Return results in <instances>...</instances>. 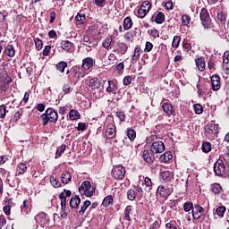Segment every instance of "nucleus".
Listing matches in <instances>:
<instances>
[{"instance_id":"7c9ffc66","label":"nucleus","mask_w":229,"mask_h":229,"mask_svg":"<svg viewBox=\"0 0 229 229\" xmlns=\"http://www.w3.org/2000/svg\"><path fill=\"white\" fill-rule=\"evenodd\" d=\"M131 210H133V207L131 206H127L123 211L124 216L123 219L125 221H131L130 214H131Z\"/></svg>"},{"instance_id":"f704fd0d","label":"nucleus","mask_w":229,"mask_h":229,"mask_svg":"<svg viewBox=\"0 0 229 229\" xmlns=\"http://www.w3.org/2000/svg\"><path fill=\"white\" fill-rule=\"evenodd\" d=\"M65 149H67V145L65 144H63L60 147H58L55 152V158H60V157H62V153H64Z\"/></svg>"},{"instance_id":"58836bf2","label":"nucleus","mask_w":229,"mask_h":229,"mask_svg":"<svg viewBox=\"0 0 229 229\" xmlns=\"http://www.w3.org/2000/svg\"><path fill=\"white\" fill-rule=\"evenodd\" d=\"M113 41L112 37H107L102 43L103 47H105V49H110Z\"/></svg>"},{"instance_id":"5701e85b","label":"nucleus","mask_w":229,"mask_h":229,"mask_svg":"<svg viewBox=\"0 0 229 229\" xmlns=\"http://www.w3.org/2000/svg\"><path fill=\"white\" fill-rule=\"evenodd\" d=\"M173 159V154L171 152H165L163 155L160 156L159 160L163 164H167L169 160Z\"/></svg>"},{"instance_id":"69168bd1","label":"nucleus","mask_w":229,"mask_h":229,"mask_svg":"<svg viewBox=\"0 0 229 229\" xmlns=\"http://www.w3.org/2000/svg\"><path fill=\"white\" fill-rule=\"evenodd\" d=\"M151 49H153V44L149 41H147L145 45V53H149Z\"/></svg>"},{"instance_id":"393cba45","label":"nucleus","mask_w":229,"mask_h":229,"mask_svg":"<svg viewBox=\"0 0 229 229\" xmlns=\"http://www.w3.org/2000/svg\"><path fill=\"white\" fill-rule=\"evenodd\" d=\"M160 177L164 182H169L173 178V173L169 171H162L160 172Z\"/></svg>"},{"instance_id":"774afa93","label":"nucleus","mask_w":229,"mask_h":229,"mask_svg":"<svg viewBox=\"0 0 229 229\" xmlns=\"http://www.w3.org/2000/svg\"><path fill=\"white\" fill-rule=\"evenodd\" d=\"M131 76L127 75L123 78V85H131Z\"/></svg>"},{"instance_id":"4468645a","label":"nucleus","mask_w":229,"mask_h":229,"mask_svg":"<svg viewBox=\"0 0 229 229\" xmlns=\"http://www.w3.org/2000/svg\"><path fill=\"white\" fill-rule=\"evenodd\" d=\"M94 65V60L90 57H87L84 60H82L81 68L86 72L87 74H89V71L92 69Z\"/></svg>"},{"instance_id":"3c124183","label":"nucleus","mask_w":229,"mask_h":229,"mask_svg":"<svg viewBox=\"0 0 229 229\" xmlns=\"http://www.w3.org/2000/svg\"><path fill=\"white\" fill-rule=\"evenodd\" d=\"M91 40L92 39H90V38H89V36H85L83 38V45L84 46H88V47H94V43H92Z\"/></svg>"},{"instance_id":"680f3d73","label":"nucleus","mask_w":229,"mask_h":229,"mask_svg":"<svg viewBox=\"0 0 229 229\" xmlns=\"http://www.w3.org/2000/svg\"><path fill=\"white\" fill-rule=\"evenodd\" d=\"M217 19L220 22H225V21H226V14L223 12H219L217 13Z\"/></svg>"},{"instance_id":"13d9d810","label":"nucleus","mask_w":229,"mask_h":229,"mask_svg":"<svg viewBox=\"0 0 229 229\" xmlns=\"http://www.w3.org/2000/svg\"><path fill=\"white\" fill-rule=\"evenodd\" d=\"M75 20L79 24H83V22H85V14L78 13L75 17Z\"/></svg>"},{"instance_id":"2eb2a0df","label":"nucleus","mask_w":229,"mask_h":229,"mask_svg":"<svg viewBox=\"0 0 229 229\" xmlns=\"http://www.w3.org/2000/svg\"><path fill=\"white\" fill-rule=\"evenodd\" d=\"M155 153H153V151L150 150H144L143 151V160L145 162H147V164H153V162H155Z\"/></svg>"},{"instance_id":"e2e57ef3","label":"nucleus","mask_w":229,"mask_h":229,"mask_svg":"<svg viewBox=\"0 0 229 229\" xmlns=\"http://www.w3.org/2000/svg\"><path fill=\"white\" fill-rule=\"evenodd\" d=\"M29 99H30V93L25 92L23 100H21V101L20 102V105H21L22 106H24V105H26V103H28Z\"/></svg>"},{"instance_id":"f3484780","label":"nucleus","mask_w":229,"mask_h":229,"mask_svg":"<svg viewBox=\"0 0 229 229\" xmlns=\"http://www.w3.org/2000/svg\"><path fill=\"white\" fill-rule=\"evenodd\" d=\"M106 92L109 94H117V85L114 81H108V87L106 89Z\"/></svg>"},{"instance_id":"9d476101","label":"nucleus","mask_w":229,"mask_h":229,"mask_svg":"<svg viewBox=\"0 0 229 229\" xmlns=\"http://www.w3.org/2000/svg\"><path fill=\"white\" fill-rule=\"evenodd\" d=\"M150 150L152 153H164L165 151V145H164V142L160 140H157L156 142H153L150 146Z\"/></svg>"},{"instance_id":"c85d7f7f","label":"nucleus","mask_w":229,"mask_h":229,"mask_svg":"<svg viewBox=\"0 0 229 229\" xmlns=\"http://www.w3.org/2000/svg\"><path fill=\"white\" fill-rule=\"evenodd\" d=\"M157 134L154 132L153 134H150L146 139V144L147 146H153V142H157Z\"/></svg>"},{"instance_id":"8fccbe9b","label":"nucleus","mask_w":229,"mask_h":229,"mask_svg":"<svg viewBox=\"0 0 229 229\" xmlns=\"http://www.w3.org/2000/svg\"><path fill=\"white\" fill-rule=\"evenodd\" d=\"M181 40H182V38H180V36H174L172 42V47H174L176 49L180 46Z\"/></svg>"},{"instance_id":"37998d69","label":"nucleus","mask_w":229,"mask_h":229,"mask_svg":"<svg viewBox=\"0 0 229 229\" xmlns=\"http://www.w3.org/2000/svg\"><path fill=\"white\" fill-rule=\"evenodd\" d=\"M127 137L130 139V140H135L137 137V132H135V130L133 129H128L127 130Z\"/></svg>"},{"instance_id":"a19ab883","label":"nucleus","mask_w":229,"mask_h":229,"mask_svg":"<svg viewBox=\"0 0 229 229\" xmlns=\"http://www.w3.org/2000/svg\"><path fill=\"white\" fill-rule=\"evenodd\" d=\"M66 67H67V63L64 61H61L56 64V69L57 71H60V72H64Z\"/></svg>"},{"instance_id":"052dcab7","label":"nucleus","mask_w":229,"mask_h":229,"mask_svg":"<svg viewBox=\"0 0 229 229\" xmlns=\"http://www.w3.org/2000/svg\"><path fill=\"white\" fill-rule=\"evenodd\" d=\"M116 117H118L121 123H123V121L126 120V114H124V112L123 111L116 112Z\"/></svg>"},{"instance_id":"b1692460","label":"nucleus","mask_w":229,"mask_h":229,"mask_svg":"<svg viewBox=\"0 0 229 229\" xmlns=\"http://www.w3.org/2000/svg\"><path fill=\"white\" fill-rule=\"evenodd\" d=\"M28 171V165L25 163H20L17 165L16 173L18 175L24 174Z\"/></svg>"},{"instance_id":"c9c22d12","label":"nucleus","mask_w":229,"mask_h":229,"mask_svg":"<svg viewBox=\"0 0 229 229\" xmlns=\"http://www.w3.org/2000/svg\"><path fill=\"white\" fill-rule=\"evenodd\" d=\"M201 149L203 153H210L212 151V145L208 141L203 142Z\"/></svg>"},{"instance_id":"4c0bfd02","label":"nucleus","mask_w":229,"mask_h":229,"mask_svg":"<svg viewBox=\"0 0 229 229\" xmlns=\"http://www.w3.org/2000/svg\"><path fill=\"white\" fill-rule=\"evenodd\" d=\"M89 207H90V200H85L79 211L80 216H83L85 214V210H87V208H89Z\"/></svg>"},{"instance_id":"a878e982","label":"nucleus","mask_w":229,"mask_h":229,"mask_svg":"<svg viewBox=\"0 0 229 229\" xmlns=\"http://www.w3.org/2000/svg\"><path fill=\"white\" fill-rule=\"evenodd\" d=\"M4 51L5 55L10 56V58H13V56H15V48L13 47V45H7Z\"/></svg>"},{"instance_id":"79ce46f5","label":"nucleus","mask_w":229,"mask_h":229,"mask_svg":"<svg viewBox=\"0 0 229 229\" xmlns=\"http://www.w3.org/2000/svg\"><path fill=\"white\" fill-rule=\"evenodd\" d=\"M114 202V199L112 196H106L102 202L103 207H110V204Z\"/></svg>"},{"instance_id":"de8ad7c7","label":"nucleus","mask_w":229,"mask_h":229,"mask_svg":"<svg viewBox=\"0 0 229 229\" xmlns=\"http://www.w3.org/2000/svg\"><path fill=\"white\" fill-rule=\"evenodd\" d=\"M194 208V204H192V202H185L183 204V209H184V212H192Z\"/></svg>"},{"instance_id":"6e6552de","label":"nucleus","mask_w":229,"mask_h":229,"mask_svg":"<svg viewBox=\"0 0 229 229\" xmlns=\"http://www.w3.org/2000/svg\"><path fill=\"white\" fill-rule=\"evenodd\" d=\"M35 221L37 225H40L42 228L47 226L49 225V217L46 215V213H39L35 216Z\"/></svg>"},{"instance_id":"f03ea898","label":"nucleus","mask_w":229,"mask_h":229,"mask_svg":"<svg viewBox=\"0 0 229 229\" xmlns=\"http://www.w3.org/2000/svg\"><path fill=\"white\" fill-rule=\"evenodd\" d=\"M79 192L82 194V196L90 198V196L96 192V186H92L89 181H84L79 188Z\"/></svg>"},{"instance_id":"338daca9","label":"nucleus","mask_w":229,"mask_h":229,"mask_svg":"<svg viewBox=\"0 0 229 229\" xmlns=\"http://www.w3.org/2000/svg\"><path fill=\"white\" fill-rule=\"evenodd\" d=\"M63 92H64V94H71V86L69 84H64Z\"/></svg>"},{"instance_id":"72a5a7b5","label":"nucleus","mask_w":229,"mask_h":229,"mask_svg":"<svg viewBox=\"0 0 229 229\" xmlns=\"http://www.w3.org/2000/svg\"><path fill=\"white\" fill-rule=\"evenodd\" d=\"M59 199H61L62 210H65V206L67 205V197H65V192H61L59 194Z\"/></svg>"},{"instance_id":"f257e3e1","label":"nucleus","mask_w":229,"mask_h":229,"mask_svg":"<svg viewBox=\"0 0 229 229\" xmlns=\"http://www.w3.org/2000/svg\"><path fill=\"white\" fill-rule=\"evenodd\" d=\"M40 118L42 119L43 126H46L48 123H56L58 121V113L49 107L41 114Z\"/></svg>"},{"instance_id":"5fc2aeb1","label":"nucleus","mask_w":229,"mask_h":229,"mask_svg":"<svg viewBox=\"0 0 229 229\" xmlns=\"http://www.w3.org/2000/svg\"><path fill=\"white\" fill-rule=\"evenodd\" d=\"M193 108H194L195 114H197L198 115L203 114V106H201V105H199V104H195V105L193 106Z\"/></svg>"},{"instance_id":"412c9836","label":"nucleus","mask_w":229,"mask_h":229,"mask_svg":"<svg viewBox=\"0 0 229 229\" xmlns=\"http://www.w3.org/2000/svg\"><path fill=\"white\" fill-rule=\"evenodd\" d=\"M114 51L120 55H125L126 51H128V45L124 43H118Z\"/></svg>"},{"instance_id":"a18cd8bd","label":"nucleus","mask_w":229,"mask_h":229,"mask_svg":"<svg viewBox=\"0 0 229 229\" xmlns=\"http://www.w3.org/2000/svg\"><path fill=\"white\" fill-rule=\"evenodd\" d=\"M211 190L214 194H219V192L223 191V188H221V185L219 183H214L211 186Z\"/></svg>"},{"instance_id":"cd10ccee","label":"nucleus","mask_w":229,"mask_h":229,"mask_svg":"<svg viewBox=\"0 0 229 229\" xmlns=\"http://www.w3.org/2000/svg\"><path fill=\"white\" fill-rule=\"evenodd\" d=\"M131 26H133V21H131V18L126 17L123 20V30H125V31H128V30H131Z\"/></svg>"},{"instance_id":"4be33fe9","label":"nucleus","mask_w":229,"mask_h":229,"mask_svg":"<svg viewBox=\"0 0 229 229\" xmlns=\"http://www.w3.org/2000/svg\"><path fill=\"white\" fill-rule=\"evenodd\" d=\"M61 180L62 183L67 184L69 182H71V180H72V175H71V173L67 171L63 172L61 174Z\"/></svg>"},{"instance_id":"1a4fd4ad","label":"nucleus","mask_w":229,"mask_h":229,"mask_svg":"<svg viewBox=\"0 0 229 229\" xmlns=\"http://www.w3.org/2000/svg\"><path fill=\"white\" fill-rule=\"evenodd\" d=\"M199 15L202 26H204V28H208L210 24V14L208 13V11L203 8L201 9Z\"/></svg>"},{"instance_id":"e433bc0d","label":"nucleus","mask_w":229,"mask_h":229,"mask_svg":"<svg viewBox=\"0 0 229 229\" xmlns=\"http://www.w3.org/2000/svg\"><path fill=\"white\" fill-rule=\"evenodd\" d=\"M127 198L130 201H135L136 198H137V192H135V190L133 189H130L127 191Z\"/></svg>"},{"instance_id":"864d4df0","label":"nucleus","mask_w":229,"mask_h":229,"mask_svg":"<svg viewBox=\"0 0 229 229\" xmlns=\"http://www.w3.org/2000/svg\"><path fill=\"white\" fill-rule=\"evenodd\" d=\"M137 17H139L140 19H144V17H146V15H148V13L144 10L141 9L140 7L137 10Z\"/></svg>"},{"instance_id":"2f4dec72","label":"nucleus","mask_w":229,"mask_h":229,"mask_svg":"<svg viewBox=\"0 0 229 229\" xmlns=\"http://www.w3.org/2000/svg\"><path fill=\"white\" fill-rule=\"evenodd\" d=\"M79 117H80V112L74 109L70 110L69 112L70 121H76Z\"/></svg>"},{"instance_id":"6ab92c4d","label":"nucleus","mask_w":229,"mask_h":229,"mask_svg":"<svg viewBox=\"0 0 229 229\" xmlns=\"http://www.w3.org/2000/svg\"><path fill=\"white\" fill-rule=\"evenodd\" d=\"M195 64H196V66L199 69V71H200L201 72H203V71H205V67H206L205 58L199 57V58L196 59Z\"/></svg>"},{"instance_id":"473e14b6","label":"nucleus","mask_w":229,"mask_h":229,"mask_svg":"<svg viewBox=\"0 0 229 229\" xmlns=\"http://www.w3.org/2000/svg\"><path fill=\"white\" fill-rule=\"evenodd\" d=\"M164 21H165V15L164 13H157V16L155 17V22H157V24H162Z\"/></svg>"},{"instance_id":"ddd939ff","label":"nucleus","mask_w":229,"mask_h":229,"mask_svg":"<svg viewBox=\"0 0 229 229\" xmlns=\"http://www.w3.org/2000/svg\"><path fill=\"white\" fill-rule=\"evenodd\" d=\"M211 86H212V90L215 92H217L219 89H221V77L217 74H214L211 76Z\"/></svg>"},{"instance_id":"4d7b16f0","label":"nucleus","mask_w":229,"mask_h":229,"mask_svg":"<svg viewBox=\"0 0 229 229\" xmlns=\"http://www.w3.org/2000/svg\"><path fill=\"white\" fill-rule=\"evenodd\" d=\"M34 42H35L36 49L38 51H40V49H42V47L44 46V44L42 43V39L35 38Z\"/></svg>"},{"instance_id":"bb28decb","label":"nucleus","mask_w":229,"mask_h":229,"mask_svg":"<svg viewBox=\"0 0 229 229\" xmlns=\"http://www.w3.org/2000/svg\"><path fill=\"white\" fill-rule=\"evenodd\" d=\"M90 89H96L101 87V81L98 78H93L89 81Z\"/></svg>"},{"instance_id":"49530a36","label":"nucleus","mask_w":229,"mask_h":229,"mask_svg":"<svg viewBox=\"0 0 229 229\" xmlns=\"http://www.w3.org/2000/svg\"><path fill=\"white\" fill-rule=\"evenodd\" d=\"M50 182L53 187H55V189H58V187H62V183H60V181H58V179H56L55 176L50 177Z\"/></svg>"},{"instance_id":"7ed1b4c3","label":"nucleus","mask_w":229,"mask_h":229,"mask_svg":"<svg viewBox=\"0 0 229 229\" xmlns=\"http://www.w3.org/2000/svg\"><path fill=\"white\" fill-rule=\"evenodd\" d=\"M87 72L83 70L80 64H77L72 68V75H73L74 81H78L80 78H85Z\"/></svg>"},{"instance_id":"423d86ee","label":"nucleus","mask_w":229,"mask_h":229,"mask_svg":"<svg viewBox=\"0 0 229 229\" xmlns=\"http://www.w3.org/2000/svg\"><path fill=\"white\" fill-rule=\"evenodd\" d=\"M191 214H192L193 219L198 221L201 219L203 216H205V208L201 207L199 204H194Z\"/></svg>"},{"instance_id":"603ef678","label":"nucleus","mask_w":229,"mask_h":229,"mask_svg":"<svg viewBox=\"0 0 229 229\" xmlns=\"http://www.w3.org/2000/svg\"><path fill=\"white\" fill-rule=\"evenodd\" d=\"M144 183H145V185H146V187H147V191L148 192H149L150 191H151V187H152V185H153V182H151V179L149 178V177H146L145 179H144Z\"/></svg>"},{"instance_id":"0eeeda50","label":"nucleus","mask_w":229,"mask_h":229,"mask_svg":"<svg viewBox=\"0 0 229 229\" xmlns=\"http://www.w3.org/2000/svg\"><path fill=\"white\" fill-rule=\"evenodd\" d=\"M124 174H126V171L123 165L114 166L112 170V176L114 180H123L124 178Z\"/></svg>"},{"instance_id":"0e129e2a","label":"nucleus","mask_w":229,"mask_h":229,"mask_svg":"<svg viewBox=\"0 0 229 229\" xmlns=\"http://www.w3.org/2000/svg\"><path fill=\"white\" fill-rule=\"evenodd\" d=\"M77 130L78 131H85L87 130V124L85 123H79Z\"/></svg>"},{"instance_id":"20e7f679","label":"nucleus","mask_w":229,"mask_h":229,"mask_svg":"<svg viewBox=\"0 0 229 229\" xmlns=\"http://www.w3.org/2000/svg\"><path fill=\"white\" fill-rule=\"evenodd\" d=\"M171 194H173V188H170L169 186H164V185L157 187V196H160V198H164L165 199H167V198H169Z\"/></svg>"},{"instance_id":"09e8293b","label":"nucleus","mask_w":229,"mask_h":229,"mask_svg":"<svg viewBox=\"0 0 229 229\" xmlns=\"http://www.w3.org/2000/svg\"><path fill=\"white\" fill-rule=\"evenodd\" d=\"M182 26H189L191 24V16L184 14L182 16Z\"/></svg>"},{"instance_id":"6e6d98bb","label":"nucleus","mask_w":229,"mask_h":229,"mask_svg":"<svg viewBox=\"0 0 229 229\" xmlns=\"http://www.w3.org/2000/svg\"><path fill=\"white\" fill-rule=\"evenodd\" d=\"M217 216H219V217H223V216H225V212H226V208L221 206L218 207L216 210Z\"/></svg>"},{"instance_id":"a211bd4d","label":"nucleus","mask_w":229,"mask_h":229,"mask_svg":"<svg viewBox=\"0 0 229 229\" xmlns=\"http://www.w3.org/2000/svg\"><path fill=\"white\" fill-rule=\"evenodd\" d=\"M81 203V199H80V196L75 195L70 199V207L71 208H78L80 207V204Z\"/></svg>"},{"instance_id":"f8f14e48","label":"nucleus","mask_w":229,"mask_h":229,"mask_svg":"<svg viewBox=\"0 0 229 229\" xmlns=\"http://www.w3.org/2000/svg\"><path fill=\"white\" fill-rule=\"evenodd\" d=\"M105 133H106V139H109V140L114 139V137H115V134H116L115 124L114 123L107 124Z\"/></svg>"},{"instance_id":"bf43d9fd","label":"nucleus","mask_w":229,"mask_h":229,"mask_svg":"<svg viewBox=\"0 0 229 229\" xmlns=\"http://www.w3.org/2000/svg\"><path fill=\"white\" fill-rule=\"evenodd\" d=\"M6 117V106H0V119H4Z\"/></svg>"},{"instance_id":"aec40b11","label":"nucleus","mask_w":229,"mask_h":229,"mask_svg":"<svg viewBox=\"0 0 229 229\" xmlns=\"http://www.w3.org/2000/svg\"><path fill=\"white\" fill-rule=\"evenodd\" d=\"M73 44L69 40H64L61 42V47L64 51H67L69 53L72 52Z\"/></svg>"},{"instance_id":"c756f323","label":"nucleus","mask_w":229,"mask_h":229,"mask_svg":"<svg viewBox=\"0 0 229 229\" xmlns=\"http://www.w3.org/2000/svg\"><path fill=\"white\" fill-rule=\"evenodd\" d=\"M140 58V47L136 46L134 48V54L131 56L132 62H137Z\"/></svg>"},{"instance_id":"ea45409f","label":"nucleus","mask_w":229,"mask_h":229,"mask_svg":"<svg viewBox=\"0 0 229 229\" xmlns=\"http://www.w3.org/2000/svg\"><path fill=\"white\" fill-rule=\"evenodd\" d=\"M140 8L149 13V10H151V3H149V1H144Z\"/></svg>"},{"instance_id":"39448f33","label":"nucleus","mask_w":229,"mask_h":229,"mask_svg":"<svg viewBox=\"0 0 229 229\" xmlns=\"http://www.w3.org/2000/svg\"><path fill=\"white\" fill-rule=\"evenodd\" d=\"M214 173L216 176H223L226 173V166L225 165V162L223 160L218 159L214 164Z\"/></svg>"},{"instance_id":"c03bdc74","label":"nucleus","mask_w":229,"mask_h":229,"mask_svg":"<svg viewBox=\"0 0 229 229\" xmlns=\"http://www.w3.org/2000/svg\"><path fill=\"white\" fill-rule=\"evenodd\" d=\"M223 69L225 71L226 74H229V58L226 56H224L223 59Z\"/></svg>"},{"instance_id":"9b49d317","label":"nucleus","mask_w":229,"mask_h":229,"mask_svg":"<svg viewBox=\"0 0 229 229\" xmlns=\"http://www.w3.org/2000/svg\"><path fill=\"white\" fill-rule=\"evenodd\" d=\"M204 130L208 135H217V133H219V124L214 123H208Z\"/></svg>"},{"instance_id":"dca6fc26","label":"nucleus","mask_w":229,"mask_h":229,"mask_svg":"<svg viewBox=\"0 0 229 229\" xmlns=\"http://www.w3.org/2000/svg\"><path fill=\"white\" fill-rule=\"evenodd\" d=\"M162 108H163L164 112H165V114H167V115H175L174 107H173V106L171 104L164 103L162 105Z\"/></svg>"}]
</instances>
